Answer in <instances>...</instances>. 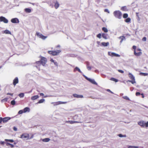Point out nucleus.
<instances>
[{
	"label": "nucleus",
	"instance_id": "1",
	"mask_svg": "<svg viewBox=\"0 0 148 148\" xmlns=\"http://www.w3.org/2000/svg\"><path fill=\"white\" fill-rule=\"evenodd\" d=\"M41 59L40 61H36V64L39 65L40 64H41L43 66H45V64L47 62V58L41 56L40 57Z\"/></svg>",
	"mask_w": 148,
	"mask_h": 148
},
{
	"label": "nucleus",
	"instance_id": "2",
	"mask_svg": "<svg viewBox=\"0 0 148 148\" xmlns=\"http://www.w3.org/2000/svg\"><path fill=\"white\" fill-rule=\"evenodd\" d=\"M34 137V135L32 134L30 137H29V135L28 134L24 133L21 135L20 138L25 140L30 139Z\"/></svg>",
	"mask_w": 148,
	"mask_h": 148
},
{
	"label": "nucleus",
	"instance_id": "3",
	"mask_svg": "<svg viewBox=\"0 0 148 148\" xmlns=\"http://www.w3.org/2000/svg\"><path fill=\"white\" fill-rule=\"evenodd\" d=\"M113 14L116 18L119 19L121 18L122 14L120 11L119 10L115 11L114 12Z\"/></svg>",
	"mask_w": 148,
	"mask_h": 148
},
{
	"label": "nucleus",
	"instance_id": "4",
	"mask_svg": "<svg viewBox=\"0 0 148 148\" xmlns=\"http://www.w3.org/2000/svg\"><path fill=\"white\" fill-rule=\"evenodd\" d=\"M61 51L60 50H57L56 51H48V53L52 55L53 56H56Z\"/></svg>",
	"mask_w": 148,
	"mask_h": 148
},
{
	"label": "nucleus",
	"instance_id": "5",
	"mask_svg": "<svg viewBox=\"0 0 148 148\" xmlns=\"http://www.w3.org/2000/svg\"><path fill=\"white\" fill-rule=\"evenodd\" d=\"M138 124L143 127H148V121L147 123H145L143 121H140L138 123Z\"/></svg>",
	"mask_w": 148,
	"mask_h": 148
},
{
	"label": "nucleus",
	"instance_id": "6",
	"mask_svg": "<svg viewBox=\"0 0 148 148\" xmlns=\"http://www.w3.org/2000/svg\"><path fill=\"white\" fill-rule=\"evenodd\" d=\"M128 76L130 79L132 80L128 81L129 82H131L133 84L136 83L135 78L132 74L129 73L128 74Z\"/></svg>",
	"mask_w": 148,
	"mask_h": 148
},
{
	"label": "nucleus",
	"instance_id": "7",
	"mask_svg": "<svg viewBox=\"0 0 148 148\" xmlns=\"http://www.w3.org/2000/svg\"><path fill=\"white\" fill-rule=\"evenodd\" d=\"M67 103V102H62L61 101H58L55 102H52L51 103L52 104H53L54 106H56L59 105L66 104Z\"/></svg>",
	"mask_w": 148,
	"mask_h": 148
},
{
	"label": "nucleus",
	"instance_id": "8",
	"mask_svg": "<svg viewBox=\"0 0 148 148\" xmlns=\"http://www.w3.org/2000/svg\"><path fill=\"white\" fill-rule=\"evenodd\" d=\"M36 35L39 38H41L43 40H45V39L47 38V37L46 36H43L42 34H41L38 32H36Z\"/></svg>",
	"mask_w": 148,
	"mask_h": 148
},
{
	"label": "nucleus",
	"instance_id": "9",
	"mask_svg": "<svg viewBox=\"0 0 148 148\" xmlns=\"http://www.w3.org/2000/svg\"><path fill=\"white\" fill-rule=\"evenodd\" d=\"M136 46L134 45L132 47L133 49H134V54L137 56H139L142 54V52H136Z\"/></svg>",
	"mask_w": 148,
	"mask_h": 148
},
{
	"label": "nucleus",
	"instance_id": "10",
	"mask_svg": "<svg viewBox=\"0 0 148 148\" xmlns=\"http://www.w3.org/2000/svg\"><path fill=\"white\" fill-rule=\"evenodd\" d=\"M0 21L3 22L4 23H7L8 22V20L5 17L1 16L0 17Z\"/></svg>",
	"mask_w": 148,
	"mask_h": 148
},
{
	"label": "nucleus",
	"instance_id": "11",
	"mask_svg": "<svg viewBox=\"0 0 148 148\" xmlns=\"http://www.w3.org/2000/svg\"><path fill=\"white\" fill-rule=\"evenodd\" d=\"M11 21L12 23H18L19 22L18 19L16 18L12 19L11 20Z\"/></svg>",
	"mask_w": 148,
	"mask_h": 148
},
{
	"label": "nucleus",
	"instance_id": "12",
	"mask_svg": "<svg viewBox=\"0 0 148 148\" xmlns=\"http://www.w3.org/2000/svg\"><path fill=\"white\" fill-rule=\"evenodd\" d=\"M18 82V80L17 77H16L13 80V84L15 86Z\"/></svg>",
	"mask_w": 148,
	"mask_h": 148
},
{
	"label": "nucleus",
	"instance_id": "13",
	"mask_svg": "<svg viewBox=\"0 0 148 148\" xmlns=\"http://www.w3.org/2000/svg\"><path fill=\"white\" fill-rule=\"evenodd\" d=\"M73 96L75 98H83V96L82 95H79L76 94H73Z\"/></svg>",
	"mask_w": 148,
	"mask_h": 148
},
{
	"label": "nucleus",
	"instance_id": "14",
	"mask_svg": "<svg viewBox=\"0 0 148 148\" xmlns=\"http://www.w3.org/2000/svg\"><path fill=\"white\" fill-rule=\"evenodd\" d=\"M10 119V118L9 117H6L4 118H3V122L4 123H6Z\"/></svg>",
	"mask_w": 148,
	"mask_h": 148
},
{
	"label": "nucleus",
	"instance_id": "15",
	"mask_svg": "<svg viewBox=\"0 0 148 148\" xmlns=\"http://www.w3.org/2000/svg\"><path fill=\"white\" fill-rule=\"evenodd\" d=\"M39 98V96L38 95H35L32 96L31 97V99L34 100L37 99Z\"/></svg>",
	"mask_w": 148,
	"mask_h": 148
},
{
	"label": "nucleus",
	"instance_id": "16",
	"mask_svg": "<svg viewBox=\"0 0 148 148\" xmlns=\"http://www.w3.org/2000/svg\"><path fill=\"white\" fill-rule=\"evenodd\" d=\"M119 38L121 39V41H120V42L121 43H122L123 41L125 39V37L124 36H120L119 37Z\"/></svg>",
	"mask_w": 148,
	"mask_h": 148
},
{
	"label": "nucleus",
	"instance_id": "17",
	"mask_svg": "<svg viewBox=\"0 0 148 148\" xmlns=\"http://www.w3.org/2000/svg\"><path fill=\"white\" fill-rule=\"evenodd\" d=\"M101 45H102L103 46L106 47L109 45V42H102L101 43Z\"/></svg>",
	"mask_w": 148,
	"mask_h": 148
},
{
	"label": "nucleus",
	"instance_id": "18",
	"mask_svg": "<svg viewBox=\"0 0 148 148\" xmlns=\"http://www.w3.org/2000/svg\"><path fill=\"white\" fill-rule=\"evenodd\" d=\"M23 110L24 113H25L27 112H29L30 111V109L29 108L26 107Z\"/></svg>",
	"mask_w": 148,
	"mask_h": 148
},
{
	"label": "nucleus",
	"instance_id": "19",
	"mask_svg": "<svg viewBox=\"0 0 148 148\" xmlns=\"http://www.w3.org/2000/svg\"><path fill=\"white\" fill-rule=\"evenodd\" d=\"M89 81L91 83H92L94 84H97V83L95 82L94 80L91 79H89Z\"/></svg>",
	"mask_w": 148,
	"mask_h": 148
},
{
	"label": "nucleus",
	"instance_id": "20",
	"mask_svg": "<svg viewBox=\"0 0 148 148\" xmlns=\"http://www.w3.org/2000/svg\"><path fill=\"white\" fill-rule=\"evenodd\" d=\"M110 80L111 81H114L116 82L118 81V80L117 79L113 77H112L110 78Z\"/></svg>",
	"mask_w": 148,
	"mask_h": 148
},
{
	"label": "nucleus",
	"instance_id": "21",
	"mask_svg": "<svg viewBox=\"0 0 148 148\" xmlns=\"http://www.w3.org/2000/svg\"><path fill=\"white\" fill-rule=\"evenodd\" d=\"M59 6V3L57 2H56L54 6L55 8L57 9L58 8Z\"/></svg>",
	"mask_w": 148,
	"mask_h": 148
},
{
	"label": "nucleus",
	"instance_id": "22",
	"mask_svg": "<svg viewBox=\"0 0 148 148\" xmlns=\"http://www.w3.org/2000/svg\"><path fill=\"white\" fill-rule=\"evenodd\" d=\"M89 64L88 62H87V63H86L87 68L88 70H90L91 69V66H89Z\"/></svg>",
	"mask_w": 148,
	"mask_h": 148
},
{
	"label": "nucleus",
	"instance_id": "23",
	"mask_svg": "<svg viewBox=\"0 0 148 148\" xmlns=\"http://www.w3.org/2000/svg\"><path fill=\"white\" fill-rule=\"evenodd\" d=\"M50 61L52 62L56 66H58V64L57 62H55L52 59H51L50 60Z\"/></svg>",
	"mask_w": 148,
	"mask_h": 148
},
{
	"label": "nucleus",
	"instance_id": "24",
	"mask_svg": "<svg viewBox=\"0 0 148 148\" xmlns=\"http://www.w3.org/2000/svg\"><path fill=\"white\" fill-rule=\"evenodd\" d=\"M131 20L130 18H128L125 20V21L126 23H128L130 22Z\"/></svg>",
	"mask_w": 148,
	"mask_h": 148
},
{
	"label": "nucleus",
	"instance_id": "25",
	"mask_svg": "<svg viewBox=\"0 0 148 148\" xmlns=\"http://www.w3.org/2000/svg\"><path fill=\"white\" fill-rule=\"evenodd\" d=\"M25 11L26 12H27V13H30L31 11V10L30 9L28 8H25Z\"/></svg>",
	"mask_w": 148,
	"mask_h": 148
},
{
	"label": "nucleus",
	"instance_id": "26",
	"mask_svg": "<svg viewBox=\"0 0 148 148\" xmlns=\"http://www.w3.org/2000/svg\"><path fill=\"white\" fill-rule=\"evenodd\" d=\"M102 36L105 39H107V34L103 33L102 34Z\"/></svg>",
	"mask_w": 148,
	"mask_h": 148
},
{
	"label": "nucleus",
	"instance_id": "27",
	"mask_svg": "<svg viewBox=\"0 0 148 148\" xmlns=\"http://www.w3.org/2000/svg\"><path fill=\"white\" fill-rule=\"evenodd\" d=\"M111 54L112 56H115L116 57H119L120 56L119 55L114 53H111Z\"/></svg>",
	"mask_w": 148,
	"mask_h": 148
},
{
	"label": "nucleus",
	"instance_id": "28",
	"mask_svg": "<svg viewBox=\"0 0 148 148\" xmlns=\"http://www.w3.org/2000/svg\"><path fill=\"white\" fill-rule=\"evenodd\" d=\"M50 140V139L48 138H45L42 140V141L44 142H48Z\"/></svg>",
	"mask_w": 148,
	"mask_h": 148
},
{
	"label": "nucleus",
	"instance_id": "29",
	"mask_svg": "<svg viewBox=\"0 0 148 148\" xmlns=\"http://www.w3.org/2000/svg\"><path fill=\"white\" fill-rule=\"evenodd\" d=\"M45 101V99H40L38 102V103H43Z\"/></svg>",
	"mask_w": 148,
	"mask_h": 148
},
{
	"label": "nucleus",
	"instance_id": "30",
	"mask_svg": "<svg viewBox=\"0 0 148 148\" xmlns=\"http://www.w3.org/2000/svg\"><path fill=\"white\" fill-rule=\"evenodd\" d=\"M102 30L103 31L105 32H108V30L105 27H103L102 28Z\"/></svg>",
	"mask_w": 148,
	"mask_h": 148
},
{
	"label": "nucleus",
	"instance_id": "31",
	"mask_svg": "<svg viewBox=\"0 0 148 148\" xmlns=\"http://www.w3.org/2000/svg\"><path fill=\"white\" fill-rule=\"evenodd\" d=\"M79 123V122L75 121H70V123L71 124H73L74 123Z\"/></svg>",
	"mask_w": 148,
	"mask_h": 148
},
{
	"label": "nucleus",
	"instance_id": "32",
	"mask_svg": "<svg viewBox=\"0 0 148 148\" xmlns=\"http://www.w3.org/2000/svg\"><path fill=\"white\" fill-rule=\"evenodd\" d=\"M121 10L123 11H126L127 10V8L126 6H124L122 7Z\"/></svg>",
	"mask_w": 148,
	"mask_h": 148
},
{
	"label": "nucleus",
	"instance_id": "33",
	"mask_svg": "<svg viewBox=\"0 0 148 148\" xmlns=\"http://www.w3.org/2000/svg\"><path fill=\"white\" fill-rule=\"evenodd\" d=\"M5 140L6 142L7 141H9L11 143H13L14 142V140L12 139H5Z\"/></svg>",
	"mask_w": 148,
	"mask_h": 148
},
{
	"label": "nucleus",
	"instance_id": "34",
	"mask_svg": "<svg viewBox=\"0 0 148 148\" xmlns=\"http://www.w3.org/2000/svg\"><path fill=\"white\" fill-rule=\"evenodd\" d=\"M128 16V14L127 13L124 14L123 15V17L124 18H127Z\"/></svg>",
	"mask_w": 148,
	"mask_h": 148
},
{
	"label": "nucleus",
	"instance_id": "35",
	"mask_svg": "<svg viewBox=\"0 0 148 148\" xmlns=\"http://www.w3.org/2000/svg\"><path fill=\"white\" fill-rule=\"evenodd\" d=\"M24 94L23 93H21L19 94L18 95V96L22 98L24 97Z\"/></svg>",
	"mask_w": 148,
	"mask_h": 148
},
{
	"label": "nucleus",
	"instance_id": "36",
	"mask_svg": "<svg viewBox=\"0 0 148 148\" xmlns=\"http://www.w3.org/2000/svg\"><path fill=\"white\" fill-rule=\"evenodd\" d=\"M139 147L138 146H129L128 148H138Z\"/></svg>",
	"mask_w": 148,
	"mask_h": 148
},
{
	"label": "nucleus",
	"instance_id": "37",
	"mask_svg": "<svg viewBox=\"0 0 148 148\" xmlns=\"http://www.w3.org/2000/svg\"><path fill=\"white\" fill-rule=\"evenodd\" d=\"M8 98H5L1 100V102H6L8 100Z\"/></svg>",
	"mask_w": 148,
	"mask_h": 148
},
{
	"label": "nucleus",
	"instance_id": "38",
	"mask_svg": "<svg viewBox=\"0 0 148 148\" xmlns=\"http://www.w3.org/2000/svg\"><path fill=\"white\" fill-rule=\"evenodd\" d=\"M16 102L14 100L12 101L11 102V104L12 105H14L15 104Z\"/></svg>",
	"mask_w": 148,
	"mask_h": 148
},
{
	"label": "nucleus",
	"instance_id": "39",
	"mask_svg": "<svg viewBox=\"0 0 148 148\" xmlns=\"http://www.w3.org/2000/svg\"><path fill=\"white\" fill-rule=\"evenodd\" d=\"M118 136L120 137H126V135H122L121 134H119Z\"/></svg>",
	"mask_w": 148,
	"mask_h": 148
},
{
	"label": "nucleus",
	"instance_id": "40",
	"mask_svg": "<svg viewBox=\"0 0 148 148\" xmlns=\"http://www.w3.org/2000/svg\"><path fill=\"white\" fill-rule=\"evenodd\" d=\"M140 75H142L143 76H147L148 75V74L147 73H140Z\"/></svg>",
	"mask_w": 148,
	"mask_h": 148
},
{
	"label": "nucleus",
	"instance_id": "41",
	"mask_svg": "<svg viewBox=\"0 0 148 148\" xmlns=\"http://www.w3.org/2000/svg\"><path fill=\"white\" fill-rule=\"evenodd\" d=\"M123 98L126 100H130V99L127 96H125L123 97Z\"/></svg>",
	"mask_w": 148,
	"mask_h": 148
},
{
	"label": "nucleus",
	"instance_id": "42",
	"mask_svg": "<svg viewBox=\"0 0 148 148\" xmlns=\"http://www.w3.org/2000/svg\"><path fill=\"white\" fill-rule=\"evenodd\" d=\"M4 33L6 34H9L10 33V32L8 30H6L4 31Z\"/></svg>",
	"mask_w": 148,
	"mask_h": 148
},
{
	"label": "nucleus",
	"instance_id": "43",
	"mask_svg": "<svg viewBox=\"0 0 148 148\" xmlns=\"http://www.w3.org/2000/svg\"><path fill=\"white\" fill-rule=\"evenodd\" d=\"M23 112V110H21L19 111V112H18V114H21Z\"/></svg>",
	"mask_w": 148,
	"mask_h": 148
},
{
	"label": "nucleus",
	"instance_id": "44",
	"mask_svg": "<svg viewBox=\"0 0 148 148\" xmlns=\"http://www.w3.org/2000/svg\"><path fill=\"white\" fill-rule=\"evenodd\" d=\"M101 34H99L97 36V37L99 38H101Z\"/></svg>",
	"mask_w": 148,
	"mask_h": 148
},
{
	"label": "nucleus",
	"instance_id": "45",
	"mask_svg": "<svg viewBox=\"0 0 148 148\" xmlns=\"http://www.w3.org/2000/svg\"><path fill=\"white\" fill-rule=\"evenodd\" d=\"M75 69H76L79 72L81 73V71L80 69L77 67H75Z\"/></svg>",
	"mask_w": 148,
	"mask_h": 148
},
{
	"label": "nucleus",
	"instance_id": "46",
	"mask_svg": "<svg viewBox=\"0 0 148 148\" xmlns=\"http://www.w3.org/2000/svg\"><path fill=\"white\" fill-rule=\"evenodd\" d=\"M140 95H141V94L139 92H137L136 93V95L137 96H138Z\"/></svg>",
	"mask_w": 148,
	"mask_h": 148
},
{
	"label": "nucleus",
	"instance_id": "47",
	"mask_svg": "<svg viewBox=\"0 0 148 148\" xmlns=\"http://www.w3.org/2000/svg\"><path fill=\"white\" fill-rule=\"evenodd\" d=\"M118 71L119 72H120V73H124V71L123 70L119 69V70H118Z\"/></svg>",
	"mask_w": 148,
	"mask_h": 148
},
{
	"label": "nucleus",
	"instance_id": "48",
	"mask_svg": "<svg viewBox=\"0 0 148 148\" xmlns=\"http://www.w3.org/2000/svg\"><path fill=\"white\" fill-rule=\"evenodd\" d=\"M141 49H136V52H141Z\"/></svg>",
	"mask_w": 148,
	"mask_h": 148
},
{
	"label": "nucleus",
	"instance_id": "49",
	"mask_svg": "<svg viewBox=\"0 0 148 148\" xmlns=\"http://www.w3.org/2000/svg\"><path fill=\"white\" fill-rule=\"evenodd\" d=\"M142 40L143 41H145L146 40V37H144L142 39Z\"/></svg>",
	"mask_w": 148,
	"mask_h": 148
},
{
	"label": "nucleus",
	"instance_id": "50",
	"mask_svg": "<svg viewBox=\"0 0 148 148\" xmlns=\"http://www.w3.org/2000/svg\"><path fill=\"white\" fill-rule=\"evenodd\" d=\"M104 11L105 12H107L108 13H109V11L107 9H105Z\"/></svg>",
	"mask_w": 148,
	"mask_h": 148
},
{
	"label": "nucleus",
	"instance_id": "51",
	"mask_svg": "<svg viewBox=\"0 0 148 148\" xmlns=\"http://www.w3.org/2000/svg\"><path fill=\"white\" fill-rule=\"evenodd\" d=\"M7 94V95H10L11 96H13V93H8Z\"/></svg>",
	"mask_w": 148,
	"mask_h": 148
},
{
	"label": "nucleus",
	"instance_id": "52",
	"mask_svg": "<svg viewBox=\"0 0 148 148\" xmlns=\"http://www.w3.org/2000/svg\"><path fill=\"white\" fill-rule=\"evenodd\" d=\"M2 121L3 122V118L0 117V123H1Z\"/></svg>",
	"mask_w": 148,
	"mask_h": 148
},
{
	"label": "nucleus",
	"instance_id": "53",
	"mask_svg": "<svg viewBox=\"0 0 148 148\" xmlns=\"http://www.w3.org/2000/svg\"><path fill=\"white\" fill-rule=\"evenodd\" d=\"M0 143L1 145H4V144L5 142L3 141H1L0 142Z\"/></svg>",
	"mask_w": 148,
	"mask_h": 148
},
{
	"label": "nucleus",
	"instance_id": "54",
	"mask_svg": "<svg viewBox=\"0 0 148 148\" xmlns=\"http://www.w3.org/2000/svg\"><path fill=\"white\" fill-rule=\"evenodd\" d=\"M84 77H85V79H86L88 81H89V79H90V78H88L87 77H86V76H84Z\"/></svg>",
	"mask_w": 148,
	"mask_h": 148
},
{
	"label": "nucleus",
	"instance_id": "55",
	"mask_svg": "<svg viewBox=\"0 0 148 148\" xmlns=\"http://www.w3.org/2000/svg\"><path fill=\"white\" fill-rule=\"evenodd\" d=\"M13 130L15 131H16L17 130V129L16 127H14L13 128Z\"/></svg>",
	"mask_w": 148,
	"mask_h": 148
},
{
	"label": "nucleus",
	"instance_id": "56",
	"mask_svg": "<svg viewBox=\"0 0 148 148\" xmlns=\"http://www.w3.org/2000/svg\"><path fill=\"white\" fill-rule=\"evenodd\" d=\"M6 145L7 146H9L10 145V143H6Z\"/></svg>",
	"mask_w": 148,
	"mask_h": 148
},
{
	"label": "nucleus",
	"instance_id": "57",
	"mask_svg": "<svg viewBox=\"0 0 148 148\" xmlns=\"http://www.w3.org/2000/svg\"><path fill=\"white\" fill-rule=\"evenodd\" d=\"M141 95H142V98H144V94L143 93H142L141 94Z\"/></svg>",
	"mask_w": 148,
	"mask_h": 148
},
{
	"label": "nucleus",
	"instance_id": "58",
	"mask_svg": "<svg viewBox=\"0 0 148 148\" xmlns=\"http://www.w3.org/2000/svg\"><path fill=\"white\" fill-rule=\"evenodd\" d=\"M40 96H42L44 95V94L42 93H40Z\"/></svg>",
	"mask_w": 148,
	"mask_h": 148
},
{
	"label": "nucleus",
	"instance_id": "59",
	"mask_svg": "<svg viewBox=\"0 0 148 148\" xmlns=\"http://www.w3.org/2000/svg\"><path fill=\"white\" fill-rule=\"evenodd\" d=\"M65 123H70V121H65Z\"/></svg>",
	"mask_w": 148,
	"mask_h": 148
},
{
	"label": "nucleus",
	"instance_id": "60",
	"mask_svg": "<svg viewBox=\"0 0 148 148\" xmlns=\"http://www.w3.org/2000/svg\"><path fill=\"white\" fill-rule=\"evenodd\" d=\"M107 91L111 93H112V92L109 89H108Z\"/></svg>",
	"mask_w": 148,
	"mask_h": 148
},
{
	"label": "nucleus",
	"instance_id": "61",
	"mask_svg": "<svg viewBox=\"0 0 148 148\" xmlns=\"http://www.w3.org/2000/svg\"><path fill=\"white\" fill-rule=\"evenodd\" d=\"M10 147H14V145L12 144H10Z\"/></svg>",
	"mask_w": 148,
	"mask_h": 148
},
{
	"label": "nucleus",
	"instance_id": "62",
	"mask_svg": "<svg viewBox=\"0 0 148 148\" xmlns=\"http://www.w3.org/2000/svg\"><path fill=\"white\" fill-rule=\"evenodd\" d=\"M97 44L98 45H99L100 44V42L99 41H97Z\"/></svg>",
	"mask_w": 148,
	"mask_h": 148
}]
</instances>
